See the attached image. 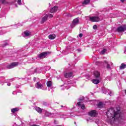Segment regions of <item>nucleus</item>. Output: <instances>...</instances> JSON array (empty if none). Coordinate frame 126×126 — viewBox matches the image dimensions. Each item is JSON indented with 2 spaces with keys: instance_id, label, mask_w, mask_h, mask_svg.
I'll list each match as a JSON object with an SVG mask.
<instances>
[{
  "instance_id": "1",
  "label": "nucleus",
  "mask_w": 126,
  "mask_h": 126,
  "mask_svg": "<svg viewBox=\"0 0 126 126\" xmlns=\"http://www.w3.org/2000/svg\"><path fill=\"white\" fill-rule=\"evenodd\" d=\"M45 86V83H43L42 81H39L35 84V88H37V89H42V90H46Z\"/></svg>"
},
{
  "instance_id": "2",
  "label": "nucleus",
  "mask_w": 126,
  "mask_h": 126,
  "mask_svg": "<svg viewBox=\"0 0 126 126\" xmlns=\"http://www.w3.org/2000/svg\"><path fill=\"white\" fill-rule=\"evenodd\" d=\"M104 64L106 65L107 70H111L112 69L111 66L114 65V64L111 62H108L107 61L104 62Z\"/></svg>"
},
{
  "instance_id": "3",
  "label": "nucleus",
  "mask_w": 126,
  "mask_h": 126,
  "mask_svg": "<svg viewBox=\"0 0 126 126\" xmlns=\"http://www.w3.org/2000/svg\"><path fill=\"white\" fill-rule=\"evenodd\" d=\"M53 15L52 14H46L45 16H44L41 20V23H44V22H46L47 20H48V17H49V18H52L53 17Z\"/></svg>"
},
{
  "instance_id": "4",
  "label": "nucleus",
  "mask_w": 126,
  "mask_h": 126,
  "mask_svg": "<svg viewBox=\"0 0 126 126\" xmlns=\"http://www.w3.org/2000/svg\"><path fill=\"white\" fill-rule=\"evenodd\" d=\"M50 54V52H43L41 54L38 55V58L40 59V60H42V59H45L46 58L47 56Z\"/></svg>"
},
{
  "instance_id": "5",
  "label": "nucleus",
  "mask_w": 126,
  "mask_h": 126,
  "mask_svg": "<svg viewBox=\"0 0 126 126\" xmlns=\"http://www.w3.org/2000/svg\"><path fill=\"white\" fill-rule=\"evenodd\" d=\"M126 30V25H124L121 26L117 28V31L119 32V33H121V32H125Z\"/></svg>"
},
{
  "instance_id": "6",
  "label": "nucleus",
  "mask_w": 126,
  "mask_h": 126,
  "mask_svg": "<svg viewBox=\"0 0 126 126\" xmlns=\"http://www.w3.org/2000/svg\"><path fill=\"white\" fill-rule=\"evenodd\" d=\"M18 64H19L18 62L12 63H11L7 66V68H8V69L13 68L14 67L17 66V65H18Z\"/></svg>"
},
{
  "instance_id": "7",
  "label": "nucleus",
  "mask_w": 126,
  "mask_h": 126,
  "mask_svg": "<svg viewBox=\"0 0 126 126\" xmlns=\"http://www.w3.org/2000/svg\"><path fill=\"white\" fill-rule=\"evenodd\" d=\"M103 93L106 94V95H110V96H113L114 95L113 91H110L108 89H105L103 91Z\"/></svg>"
},
{
  "instance_id": "8",
  "label": "nucleus",
  "mask_w": 126,
  "mask_h": 126,
  "mask_svg": "<svg viewBox=\"0 0 126 126\" xmlns=\"http://www.w3.org/2000/svg\"><path fill=\"white\" fill-rule=\"evenodd\" d=\"M90 20L92 22H98L100 21V18L97 16H94L90 17Z\"/></svg>"
},
{
  "instance_id": "9",
  "label": "nucleus",
  "mask_w": 126,
  "mask_h": 126,
  "mask_svg": "<svg viewBox=\"0 0 126 126\" xmlns=\"http://www.w3.org/2000/svg\"><path fill=\"white\" fill-rule=\"evenodd\" d=\"M98 115V112L96 110H91L89 112V116H91V117H96Z\"/></svg>"
},
{
  "instance_id": "10",
  "label": "nucleus",
  "mask_w": 126,
  "mask_h": 126,
  "mask_svg": "<svg viewBox=\"0 0 126 126\" xmlns=\"http://www.w3.org/2000/svg\"><path fill=\"white\" fill-rule=\"evenodd\" d=\"M31 36V32L29 31H26L23 33V36L24 38H28V37H30Z\"/></svg>"
},
{
  "instance_id": "11",
  "label": "nucleus",
  "mask_w": 126,
  "mask_h": 126,
  "mask_svg": "<svg viewBox=\"0 0 126 126\" xmlns=\"http://www.w3.org/2000/svg\"><path fill=\"white\" fill-rule=\"evenodd\" d=\"M45 116H46V117H48L49 118H54L55 117V116H56V114L52 113L51 112L46 111L45 112Z\"/></svg>"
},
{
  "instance_id": "12",
  "label": "nucleus",
  "mask_w": 126,
  "mask_h": 126,
  "mask_svg": "<svg viewBox=\"0 0 126 126\" xmlns=\"http://www.w3.org/2000/svg\"><path fill=\"white\" fill-rule=\"evenodd\" d=\"M78 22H79V20L78 19V18L74 19L71 26V27L73 28L75 25H77Z\"/></svg>"
},
{
  "instance_id": "13",
  "label": "nucleus",
  "mask_w": 126,
  "mask_h": 126,
  "mask_svg": "<svg viewBox=\"0 0 126 126\" xmlns=\"http://www.w3.org/2000/svg\"><path fill=\"white\" fill-rule=\"evenodd\" d=\"M64 77H65V78H69L72 77V76H73V74L71 72L66 73L64 75Z\"/></svg>"
},
{
  "instance_id": "14",
  "label": "nucleus",
  "mask_w": 126,
  "mask_h": 126,
  "mask_svg": "<svg viewBox=\"0 0 126 126\" xmlns=\"http://www.w3.org/2000/svg\"><path fill=\"white\" fill-rule=\"evenodd\" d=\"M57 11H58V6H54L51 9L50 12L51 13H54V12H57Z\"/></svg>"
},
{
  "instance_id": "15",
  "label": "nucleus",
  "mask_w": 126,
  "mask_h": 126,
  "mask_svg": "<svg viewBox=\"0 0 126 126\" xmlns=\"http://www.w3.org/2000/svg\"><path fill=\"white\" fill-rule=\"evenodd\" d=\"M81 102H78L77 105H78V107H81L82 110H84L85 109V105L83 104H81Z\"/></svg>"
},
{
  "instance_id": "16",
  "label": "nucleus",
  "mask_w": 126,
  "mask_h": 126,
  "mask_svg": "<svg viewBox=\"0 0 126 126\" xmlns=\"http://www.w3.org/2000/svg\"><path fill=\"white\" fill-rule=\"evenodd\" d=\"M56 34H51L48 36V38L49 39H50V40H54L56 39Z\"/></svg>"
},
{
  "instance_id": "17",
  "label": "nucleus",
  "mask_w": 126,
  "mask_h": 126,
  "mask_svg": "<svg viewBox=\"0 0 126 126\" xmlns=\"http://www.w3.org/2000/svg\"><path fill=\"white\" fill-rule=\"evenodd\" d=\"M34 110H35V111H36V112H38L39 114H41V113L43 112V109L38 107H34Z\"/></svg>"
},
{
  "instance_id": "18",
  "label": "nucleus",
  "mask_w": 126,
  "mask_h": 126,
  "mask_svg": "<svg viewBox=\"0 0 126 126\" xmlns=\"http://www.w3.org/2000/svg\"><path fill=\"white\" fill-rule=\"evenodd\" d=\"M94 75L95 77L98 78V77H100V72L97 71H94Z\"/></svg>"
},
{
  "instance_id": "19",
  "label": "nucleus",
  "mask_w": 126,
  "mask_h": 126,
  "mask_svg": "<svg viewBox=\"0 0 126 126\" xmlns=\"http://www.w3.org/2000/svg\"><path fill=\"white\" fill-rule=\"evenodd\" d=\"M125 68H126V64L122 63L120 66V69H125Z\"/></svg>"
},
{
  "instance_id": "20",
  "label": "nucleus",
  "mask_w": 126,
  "mask_h": 126,
  "mask_svg": "<svg viewBox=\"0 0 126 126\" xmlns=\"http://www.w3.org/2000/svg\"><path fill=\"white\" fill-rule=\"evenodd\" d=\"M47 87L50 88V87H52V86L53 85V83L52 82V81H48L46 83Z\"/></svg>"
},
{
  "instance_id": "21",
  "label": "nucleus",
  "mask_w": 126,
  "mask_h": 126,
  "mask_svg": "<svg viewBox=\"0 0 126 126\" xmlns=\"http://www.w3.org/2000/svg\"><path fill=\"white\" fill-rule=\"evenodd\" d=\"M92 82L93 83H94V84H98V83H100V81L99 80L97 79H93L92 80Z\"/></svg>"
},
{
  "instance_id": "22",
  "label": "nucleus",
  "mask_w": 126,
  "mask_h": 126,
  "mask_svg": "<svg viewBox=\"0 0 126 126\" xmlns=\"http://www.w3.org/2000/svg\"><path fill=\"white\" fill-rule=\"evenodd\" d=\"M103 106H104V104L102 102H100L97 104V108H103Z\"/></svg>"
},
{
  "instance_id": "23",
  "label": "nucleus",
  "mask_w": 126,
  "mask_h": 126,
  "mask_svg": "<svg viewBox=\"0 0 126 126\" xmlns=\"http://www.w3.org/2000/svg\"><path fill=\"white\" fill-rule=\"evenodd\" d=\"M18 111H19V108H12L11 109V112L13 113V114L16 112H18Z\"/></svg>"
},
{
  "instance_id": "24",
  "label": "nucleus",
  "mask_w": 126,
  "mask_h": 126,
  "mask_svg": "<svg viewBox=\"0 0 126 126\" xmlns=\"http://www.w3.org/2000/svg\"><path fill=\"white\" fill-rule=\"evenodd\" d=\"M90 2V0H85L83 2L82 4L83 5H85L86 4H88Z\"/></svg>"
},
{
  "instance_id": "25",
  "label": "nucleus",
  "mask_w": 126,
  "mask_h": 126,
  "mask_svg": "<svg viewBox=\"0 0 126 126\" xmlns=\"http://www.w3.org/2000/svg\"><path fill=\"white\" fill-rule=\"evenodd\" d=\"M8 43H9V41L6 40L4 41L3 44L2 45V47H5L8 45Z\"/></svg>"
},
{
  "instance_id": "26",
  "label": "nucleus",
  "mask_w": 126,
  "mask_h": 126,
  "mask_svg": "<svg viewBox=\"0 0 126 126\" xmlns=\"http://www.w3.org/2000/svg\"><path fill=\"white\" fill-rule=\"evenodd\" d=\"M38 70H39V68H35L34 70H32V72L31 74H33V73H35V72H37L38 73H39Z\"/></svg>"
},
{
  "instance_id": "27",
  "label": "nucleus",
  "mask_w": 126,
  "mask_h": 126,
  "mask_svg": "<svg viewBox=\"0 0 126 126\" xmlns=\"http://www.w3.org/2000/svg\"><path fill=\"white\" fill-rule=\"evenodd\" d=\"M106 52H107V49H103V50L100 52V54H101V55H104V54H105V53H106Z\"/></svg>"
},
{
  "instance_id": "28",
  "label": "nucleus",
  "mask_w": 126,
  "mask_h": 126,
  "mask_svg": "<svg viewBox=\"0 0 126 126\" xmlns=\"http://www.w3.org/2000/svg\"><path fill=\"white\" fill-rule=\"evenodd\" d=\"M101 63H102V62H96L95 63V64H96V65H101Z\"/></svg>"
},
{
  "instance_id": "29",
  "label": "nucleus",
  "mask_w": 126,
  "mask_h": 126,
  "mask_svg": "<svg viewBox=\"0 0 126 126\" xmlns=\"http://www.w3.org/2000/svg\"><path fill=\"white\" fill-rule=\"evenodd\" d=\"M18 26H20V25L19 24H17V25L14 26L13 28V29H16V28H17V27H18Z\"/></svg>"
},
{
  "instance_id": "30",
  "label": "nucleus",
  "mask_w": 126,
  "mask_h": 126,
  "mask_svg": "<svg viewBox=\"0 0 126 126\" xmlns=\"http://www.w3.org/2000/svg\"><path fill=\"white\" fill-rule=\"evenodd\" d=\"M17 3L19 5H21L22 4V3L21 2V0H18Z\"/></svg>"
},
{
  "instance_id": "31",
  "label": "nucleus",
  "mask_w": 126,
  "mask_h": 126,
  "mask_svg": "<svg viewBox=\"0 0 126 126\" xmlns=\"http://www.w3.org/2000/svg\"><path fill=\"white\" fill-rule=\"evenodd\" d=\"M50 68H51V67L50 66H46L45 67V69H46V70H49L50 69Z\"/></svg>"
},
{
  "instance_id": "32",
  "label": "nucleus",
  "mask_w": 126,
  "mask_h": 126,
  "mask_svg": "<svg viewBox=\"0 0 126 126\" xmlns=\"http://www.w3.org/2000/svg\"><path fill=\"white\" fill-rule=\"evenodd\" d=\"M93 29H94V30H96V29H97V26L94 25L93 26Z\"/></svg>"
},
{
  "instance_id": "33",
  "label": "nucleus",
  "mask_w": 126,
  "mask_h": 126,
  "mask_svg": "<svg viewBox=\"0 0 126 126\" xmlns=\"http://www.w3.org/2000/svg\"><path fill=\"white\" fill-rule=\"evenodd\" d=\"M0 1L2 3H4V2H5V0H0Z\"/></svg>"
},
{
  "instance_id": "34",
  "label": "nucleus",
  "mask_w": 126,
  "mask_h": 126,
  "mask_svg": "<svg viewBox=\"0 0 126 126\" xmlns=\"http://www.w3.org/2000/svg\"><path fill=\"white\" fill-rule=\"evenodd\" d=\"M92 102H93V105H95V103H96V100H92Z\"/></svg>"
},
{
  "instance_id": "35",
  "label": "nucleus",
  "mask_w": 126,
  "mask_h": 126,
  "mask_svg": "<svg viewBox=\"0 0 126 126\" xmlns=\"http://www.w3.org/2000/svg\"><path fill=\"white\" fill-rule=\"evenodd\" d=\"M82 36H83V35L82 34V33H80V34H79V37L80 38H82Z\"/></svg>"
},
{
  "instance_id": "36",
  "label": "nucleus",
  "mask_w": 126,
  "mask_h": 126,
  "mask_svg": "<svg viewBox=\"0 0 126 126\" xmlns=\"http://www.w3.org/2000/svg\"><path fill=\"white\" fill-rule=\"evenodd\" d=\"M62 108H63L64 109H66V106H64L63 105H61Z\"/></svg>"
},
{
  "instance_id": "37",
  "label": "nucleus",
  "mask_w": 126,
  "mask_h": 126,
  "mask_svg": "<svg viewBox=\"0 0 126 126\" xmlns=\"http://www.w3.org/2000/svg\"><path fill=\"white\" fill-rule=\"evenodd\" d=\"M2 30H0V35H2V34H3L2 32Z\"/></svg>"
},
{
  "instance_id": "38",
  "label": "nucleus",
  "mask_w": 126,
  "mask_h": 126,
  "mask_svg": "<svg viewBox=\"0 0 126 126\" xmlns=\"http://www.w3.org/2000/svg\"><path fill=\"white\" fill-rule=\"evenodd\" d=\"M12 94L13 95H15V94H16V92H13Z\"/></svg>"
},
{
  "instance_id": "39",
  "label": "nucleus",
  "mask_w": 126,
  "mask_h": 126,
  "mask_svg": "<svg viewBox=\"0 0 126 126\" xmlns=\"http://www.w3.org/2000/svg\"><path fill=\"white\" fill-rule=\"evenodd\" d=\"M36 79H37V78H36V77H34V78H33V80L34 81H36Z\"/></svg>"
},
{
  "instance_id": "40",
  "label": "nucleus",
  "mask_w": 126,
  "mask_h": 126,
  "mask_svg": "<svg viewBox=\"0 0 126 126\" xmlns=\"http://www.w3.org/2000/svg\"><path fill=\"white\" fill-rule=\"evenodd\" d=\"M7 86H10L11 84H10V83H8L7 84Z\"/></svg>"
},
{
  "instance_id": "41",
  "label": "nucleus",
  "mask_w": 126,
  "mask_h": 126,
  "mask_svg": "<svg viewBox=\"0 0 126 126\" xmlns=\"http://www.w3.org/2000/svg\"><path fill=\"white\" fill-rule=\"evenodd\" d=\"M13 81V80L12 79L9 80V82H12V81Z\"/></svg>"
},
{
  "instance_id": "42",
  "label": "nucleus",
  "mask_w": 126,
  "mask_h": 126,
  "mask_svg": "<svg viewBox=\"0 0 126 126\" xmlns=\"http://www.w3.org/2000/svg\"><path fill=\"white\" fill-rule=\"evenodd\" d=\"M43 105L46 106V105H47V102H43Z\"/></svg>"
},
{
  "instance_id": "43",
  "label": "nucleus",
  "mask_w": 126,
  "mask_h": 126,
  "mask_svg": "<svg viewBox=\"0 0 126 126\" xmlns=\"http://www.w3.org/2000/svg\"><path fill=\"white\" fill-rule=\"evenodd\" d=\"M0 83H1V82H3V80H1V79H0Z\"/></svg>"
},
{
  "instance_id": "44",
  "label": "nucleus",
  "mask_w": 126,
  "mask_h": 126,
  "mask_svg": "<svg viewBox=\"0 0 126 126\" xmlns=\"http://www.w3.org/2000/svg\"><path fill=\"white\" fill-rule=\"evenodd\" d=\"M125 0H121V1H122V2H124V1H125Z\"/></svg>"
},
{
  "instance_id": "45",
  "label": "nucleus",
  "mask_w": 126,
  "mask_h": 126,
  "mask_svg": "<svg viewBox=\"0 0 126 126\" xmlns=\"http://www.w3.org/2000/svg\"><path fill=\"white\" fill-rule=\"evenodd\" d=\"M61 118H63V115H61Z\"/></svg>"
},
{
  "instance_id": "46",
  "label": "nucleus",
  "mask_w": 126,
  "mask_h": 126,
  "mask_svg": "<svg viewBox=\"0 0 126 126\" xmlns=\"http://www.w3.org/2000/svg\"><path fill=\"white\" fill-rule=\"evenodd\" d=\"M1 78L3 79V80H4L5 79L4 77H1Z\"/></svg>"
},
{
  "instance_id": "47",
  "label": "nucleus",
  "mask_w": 126,
  "mask_h": 126,
  "mask_svg": "<svg viewBox=\"0 0 126 126\" xmlns=\"http://www.w3.org/2000/svg\"><path fill=\"white\" fill-rule=\"evenodd\" d=\"M35 59L34 58H32V61H34Z\"/></svg>"
},
{
  "instance_id": "48",
  "label": "nucleus",
  "mask_w": 126,
  "mask_h": 126,
  "mask_svg": "<svg viewBox=\"0 0 126 126\" xmlns=\"http://www.w3.org/2000/svg\"><path fill=\"white\" fill-rule=\"evenodd\" d=\"M82 99H79V101H82Z\"/></svg>"
},
{
  "instance_id": "49",
  "label": "nucleus",
  "mask_w": 126,
  "mask_h": 126,
  "mask_svg": "<svg viewBox=\"0 0 126 126\" xmlns=\"http://www.w3.org/2000/svg\"><path fill=\"white\" fill-rule=\"evenodd\" d=\"M87 121L88 122L89 121V119H87Z\"/></svg>"
},
{
  "instance_id": "50",
  "label": "nucleus",
  "mask_w": 126,
  "mask_h": 126,
  "mask_svg": "<svg viewBox=\"0 0 126 126\" xmlns=\"http://www.w3.org/2000/svg\"><path fill=\"white\" fill-rule=\"evenodd\" d=\"M16 7H17V5H16Z\"/></svg>"
},
{
  "instance_id": "51",
  "label": "nucleus",
  "mask_w": 126,
  "mask_h": 126,
  "mask_svg": "<svg viewBox=\"0 0 126 126\" xmlns=\"http://www.w3.org/2000/svg\"><path fill=\"white\" fill-rule=\"evenodd\" d=\"M75 124H76V122H75Z\"/></svg>"
}]
</instances>
